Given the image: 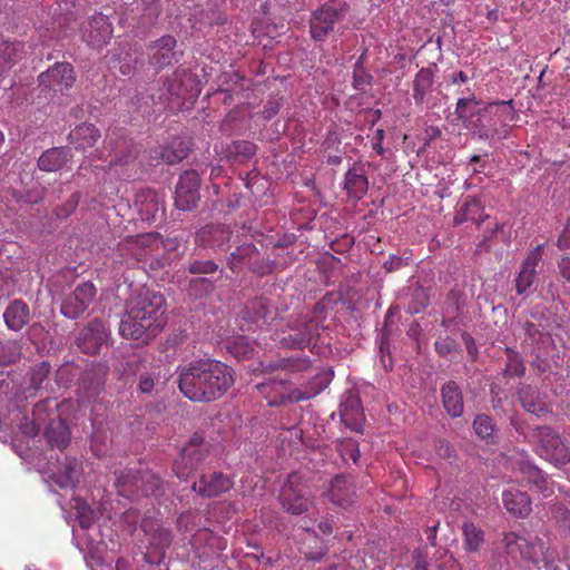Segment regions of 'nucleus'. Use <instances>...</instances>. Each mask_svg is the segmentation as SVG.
<instances>
[{
	"label": "nucleus",
	"instance_id": "obj_44",
	"mask_svg": "<svg viewBox=\"0 0 570 570\" xmlns=\"http://www.w3.org/2000/svg\"><path fill=\"white\" fill-rule=\"evenodd\" d=\"M411 255L405 252L403 256L391 255L389 259L384 263V268L386 272L397 271L410 264Z\"/></svg>",
	"mask_w": 570,
	"mask_h": 570
},
{
	"label": "nucleus",
	"instance_id": "obj_49",
	"mask_svg": "<svg viewBox=\"0 0 570 570\" xmlns=\"http://www.w3.org/2000/svg\"><path fill=\"white\" fill-rule=\"evenodd\" d=\"M234 148L236 154L245 157H250L255 154V146L248 141H236Z\"/></svg>",
	"mask_w": 570,
	"mask_h": 570
},
{
	"label": "nucleus",
	"instance_id": "obj_60",
	"mask_svg": "<svg viewBox=\"0 0 570 570\" xmlns=\"http://www.w3.org/2000/svg\"><path fill=\"white\" fill-rule=\"evenodd\" d=\"M452 83H465L468 81V76L463 71H459L452 75L451 78Z\"/></svg>",
	"mask_w": 570,
	"mask_h": 570
},
{
	"label": "nucleus",
	"instance_id": "obj_59",
	"mask_svg": "<svg viewBox=\"0 0 570 570\" xmlns=\"http://www.w3.org/2000/svg\"><path fill=\"white\" fill-rule=\"evenodd\" d=\"M160 210V206L158 203H156L154 205V209H146V213L144 212V209L141 208L140 212L141 214L145 216L146 219H155L156 218V214Z\"/></svg>",
	"mask_w": 570,
	"mask_h": 570
},
{
	"label": "nucleus",
	"instance_id": "obj_22",
	"mask_svg": "<svg viewBox=\"0 0 570 570\" xmlns=\"http://www.w3.org/2000/svg\"><path fill=\"white\" fill-rule=\"evenodd\" d=\"M541 259V245L532 249L521 265V269L515 278V289L519 295L525 294L532 286L537 266Z\"/></svg>",
	"mask_w": 570,
	"mask_h": 570
},
{
	"label": "nucleus",
	"instance_id": "obj_9",
	"mask_svg": "<svg viewBox=\"0 0 570 570\" xmlns=\"http://www.w3.org/2000/svg\"><path fill=\"white\" fill-rule=\"evenodd\" d=\"M533 439L537 444V453L556 466H562L570 462V452L561 441L558 433L551 428L539 426L533 430Z\"/></svg>",
	"mask_w": 570,
	"mask_h": 570
},
{
	"label": "nucleus",
	"instance_id": "obj_37",
	"mask_svg": "<svg viewBox=\"0 0 570 570\" xmlns=\"http://www.w3.org/2000/svg\"><path fill=\"white\" fill-rule=\"evenodd\" d=\"M71 509L76 511V517L82 529H89L96 520V511L81 498L73 497L70 501Z\"/></svg>",
	"mask_w": 570,
	"mask_h": 570
},
{
	"label": "nucleus",
	"instance_id": "obj_26",
	"mask_svg": "<svg viewBox=\"0 0 570 570\" xmlns=\"http://www.w3.org/2000/svg\"><path fill=\"white\" fill-rule=\"evenodd\" d=\"M71 159L67 147L46 150L38 159V167L43 171H56L63 168Z\"/></svg>",
	"mask_w": 570,
	"mask_h": 570
},
{
	"label": "nucleus",
	"instance_id": "obj_52",
	"mask_svg": "<svg viewBox=\"0 0 570 570\" xmlns=\"http://www.w3.org/2000/svg\"><path fill=\"white\" fill-rule=\"evenodd\" d=\"M13 429L0 421V441L8 442L13 439Z\"/></svg>",
	"mask_w": 570,
	"mask_h": 570
},
{
	"label": "nucleus",
	"instance_id": "obj_53",
	"mask_svg": "<svg viewBox=\"0 0 570 570\" xmlns=\"http://www.w3.org/2000/svg\"><path fill=\"white\" fill-rule=\"evenodd\" d=\"M473 99L470 98H460L456 102L455 114L459 118H464L466 116L465 108Z\"/></svg>",
	"mask_w": 570,
	"mask_h": 570
},
{
	"label": "nucleus",
	"instance_id": "obj_21",
	"mask_svg": "<svg viewBox=\"0 0 570 570\" xmlns=\"http://www.w3.org/2000/svg\"><path fill=\"white\" fill-rule=\"evenodd\" d=\"M233 487L232 480L220 472L203 474L199 481L193 483V490L202 497H216L227 492Z\"/></svg>",
	"mask_w": 570,
	"mask_h": 570
},
{
	"label": "nucleus",
	"instance_id": "obj_23",
	"mask_svg": "<svg viewBox=\"0 0 570 570\" xmlns=\"http://www.w3.org/2000/svg\"><path fill=\"white\" fill-rule=\"evenodd\" d=\"M340 415L342 422L356 432L362 431L364 423V413L361 401L355 393H350L340 404Z\"/></svg>",
	"mask_w": 570,
	"mask_h": 570
},
{
	"label": "nucleus",
	"instance_id": "obj_24",
	"mask_svg": "<svg viewBox=\"0 0 570 570\" xmlns=\"http://www.w3.org/2000/svg\"><path fill=\"white\" fill-rule=\"evenodd\" d=\"M343 189L356 200L362 199L368 189V180L362 165L354 164L345 174Z\"/></svg>",
	"mask_w": 570,
	"mask_h": 570
},
{
	"label": "nucleus",
	"instance_id": "obj_57",
	"mask_svg": "<svg viewBox=\"0 0 570 570\" xmlns=\"http://www.w3.org/2000/svg\"><path fill=\"white\" fill-rule=\"evenodd\" d=\"M279 110V106L277 102H268V105L264 109V117L266 119H271L274 117Z\"/></svg>",
	"mask_w": 570,
	"mask_h": 570
},
{
	"label": "nucleus",
	"instance_id": "obj_31",
	"mask_svg": "<svg viewBox=\"0 0 570 570\" xmlns=\"http://www.w3.org/2000/svg\"><path fill=\"white\" fill-rule=\"evenodd\" d=\"M442 402L445 411L452 417H459L463 413V397L454 382L445 383L441 390Z\"/></svg>",
	"mask_w": 570,
	"mask_h": 570
},
{
	"label": "nucleus",
	"instance_id": "obj_27",
	"mask_svg": "<svg viewBox=\"0 0 570 570\" xmlns=\"http://www.w3.org/2000/svg\"><path fill=\"white\" fill-rule=\"evenodd\" d=\"M505 509L515 517H527L531 511V500L527 493L511 489L502 494Z\"/></svg>",
	"mask_w": 570,
	"mask_h": 570
},
{
	"label": "nucleus",
	"instance_id": "obj_20",
	"mask_svg": "<svg viewBox=\"0 0 570 570\" xmlns=\"http://www.w3.org/2000/svg\"><path fill=\"white\" fill-rule=\"evenodd\" d=\"M112 36V27L108 17L99 13L91 17L88 27L83 30V39L88 45L100 48L106 45Z\"/></svg>",
	"mask_w": 570,
	"mask_h": 570
},
{
	"label": "nucleus",
	"instance_id": "obj_48",
	"mask_svg": "<svg viewBox=\"0 0 570 570\" xmlns=\"http://www.w3.org/2000/svg\"><path fill=\"white\" fill-rule=\"evenodd\" d=\"M354 87L357 90H364L367 85H370V76L363 71L362 69L354 70Z\"/></svg>",
	"mask_w": 570,
	"mask_h": 570
},
{
	"label": "nucleus",
	"instance_id": "obj_43",
	"mask_svg": "<svg viewBox=\"0 0 570 570\" xmlns=\"http://www.w3.org/2000/svg\"><path fill=\"white\" fill-rule=\"evenodd\" d=\"M50 370V364L47 362H42L33 367L30 377L33 390H38L42 385L43 381L48 377Z\"/></svg>",
	"mask_w": 570,
	"mask_h": 570
},
{
	"label": "nucleus",
	"instance_id": "obj_50",
	"mask_svg": "<svg viewBox=\"0 0 570 570\" xmlns=\"http://www.w3.org/2000/svg\"><path fill=\"white\" fill-rule=\"evenodd\" d=\"M185 157H186V151L184 149H179V150H175V151H169V150L166 149L163 153V158L168 164L178 163V161H180Z\"/></svg>",
	"mask_w": 570,
	"mask_h": 570
},
{
	"label": "nucleus",
	"instance_id": "obj_28",
	"mask_svg": "<svg viewBox=\"0 0 570 570\" xmlns=\"http://www.w3.org/2000/svg\"><path fill=\"white\" fill-rule=\"evenodd\" d=\"M229 238L230 232L223 225H207L196 234V243L204 247H222Z\"/></svg>",
	"mask_w": 570,
	"mask_h": 570
},
{
	"label": "nucleus",
	"instance_id": "obj_64",
	"mask_svg": "<svg viewBox=\"0 0 570 570\" xmlns=\"http://www.w3.org/2000/svg\"><path fill=\"white\" fill-rule=\"evenodd\" d=\"M318 528L323 533L332 532V523L328 520L320 522Z\"/></svg>",
	"mask_w": 570,
	"mask_h": 570
},
{
	"label": "nucleus",
	"instance_id": "obj_51",
	"mask_svg": "<svg viewBox=\"0 0 570 570\" xmlns=\"http://www.w3.org/2000/svg\"><path fill=\"white\" fill-rule=\"evenodd\" d=\"M154 380L148 374H141L139 377V390L142 393H150L154 390Z\"/></svg>",
	"mask_w": 570,
	"mask_h": 570
},
{
	"label": "nucleus",
	"instance_id": "obj_54",
	"mask_svg": "<svg viewBox=\"0 0 570 570\" xmlns=\"http://www.w3.org/2000/svg\"><path fill=\"white\" fill-rule=\"evenodd\" d=\"M570 246V225H567L562 234L558 238L559 248H568Z\"/></svg>",
	"mask_w": 570,
	"mask_h": 570
},
{
	"label": "nucleus",
	"instance_id": "obj_11",
	"mask_svg": "<svg viewBox=\"0 0 570 570\" xmlns=\"http://www.w3.org/2000/svg\"><path fill=\"white\" fill-rule=\"evenodd\" d=\"M279 500L284 510L292 514H301L311 505L309 492L303 478L293 473L283 485Z\"/></svg>",
	"mask_w": 570,
	"mask_h": 570
},
{
	"label": "nucleus",
	"instance_id": "obj_6",
	"mask_svg": "<svg viewBox=\"0 0 570 570\" xmlns=\"http://www.w3.org/2000/svg\"><path fill=\"white\" fill-rule=\"evenodd\" d=\"M503 542L510 556L513 558L519 556L522 560L533 566H539L542 561L544 566L548 567L554 559L552 552L549 550L544 551L543 543L538 538L531 540L515 532H509L504 535Z\"/></svg>",
	"mask_w": 570,
	"mask_h": 570
},
{
	"label": "nucleus",
	"instance_id": "obj_3",
	"mask_svg": "<svg viewBox=\"0 0 570 570\" xmlns=\"http://www.w3.org/2000/svg\"><path fill=\"white\" fill-rule=\"evenodd\" d=\"M56 407L57 403L52 400L38 403L32 411V421L20 424L21 432L27 436H35L45 426L48 442L58 449L66 448L70 440V432L67 424L56 413Z\"/></svg>",
	"mask_w": 570,
	"mask_h": 570
},
{
	"label": "nucleus",
	"instance_id": "obj_15",
	"mask_svg": "<svg viewBox=\"0 0 570 570\" xmlns=\"http://www.w3.org/2000/svg\"><path fill=\"white\" fill-rule=\"evenodd\" d=\"M199 177L195 170L185 171L176 187L175 203L180 210H190L199 200Z\"/></svg>",
	"mask_w": 570,
	"mask_h": 570
},
{
	"label": "nucleus",
	"instance_id": "obj_61",
	"mask_svg": "<svg viewBox=\"0 0 570 570\" xmlns=\"http://www.w3.org/2000/svg\"><path fill=\"white\" fill-rule=\"evenodd\" d=\"M345 446L351 451L350 458L353 460V462H356L358 458V450L355 448V444L353 442H346Z\"/></svg>",
	"mask_w": 570,
	"mask_h": 570
},
{
	"label": "nucleus",
	"instance_id": "obj_19",
	"mask_svg": "<svg viewBox=\"0 0 570 570\" xmlns=\"http://www.w3.org/2000/svg\"><path fill=\"white\" fill-rule=\"evenodd\" d=\"M106 340L107 332L104 323L94 321L81 331L77 338V344L86 354L95 355L99 352Z\"/></svg>",
	"mask_w": 570,
	"mask_h": 570
},
{
	"label": "nucleus",
	"instance_id": "obj_4",
	"mask_svg": "<svg viewBox=\"0 0 570 570\" xmlns=\"http://www.w3.org/2000/svg\"><path fill=\"white\" fill-rule=\"evenodd\" d=\"M327 376L318 379V385L312 391L292 389L291 384L283 379H269L256 385L258 393L266 399L267 404L277 406L285 402H301L317 395V392L326 384Z\"/></svg>",
	"mask_w": 570,
	"mask_h": 570
},
{
	"label": "nucleus",
	"instance_id": "obj_39",
	"mask_svg": "<svg viewBox=\"0 0 570 570\" xmlns=\"http://www.w3.org/2000/svg\"><path fill=\"white\" fill-rule=\"evenodd\" d=\"M313 326L312 323L305 324L303 330L295 331V333L284 337L283 341L291 347L304 348L313 341Z\"/></svg>",
	"mask_w": 570,
	"mask_h": 570
},
{
	"label": "nucleus",
	"instance_id": "obj_47",
	"mask_svg": "<svg viewBox=\"0 0 570 570\" xmlns=\"http://www.w3.org/2000/svg\"><path fill=\"white\" fill-rule=\"evenodd\" d=\"M525 335L533 344H539L544 340H548V337L534 324H528L525 326Z\"/></svg>",
	"mask_w": 570,
	"mask_h": 570
},
{
	"label": "nucleus",
	"instance_id": "obj_58",
	"mask_svg": "<svg viewBox=\"0 0 570 570\" xmlns=\"http://www.w3.org/2000/svg\"><path fill=\"white\" fill-rule=\"evenodd\" d=\"M414 558H415V566H414L413 570H430V569H428L426 561L424 560V558L422 557L420 551H415Z\"/></svg>",
	"mask_w": 570,
	"mask_h": 570
},
{
	"label": "nucleus",
	"instance_id": "obj_36",
	"mask_svg": "<svg viewBox=\"0 0 570 570\" xmlns=\"http://www.w3.org/2000/svg\"><path fill=\"white\" fill-rule=\"evenodd\" d=\"M99 136L98 129L89 124H82L76 127L69 135L71 142L79 149L94 146Z\"/></svg>",
	"mask_w": 570,
	"mask_h": 570
},
{
	"label": "nucleus",
	"instance_id": "obj_10",
	"mask_svg": "<svg viewBox=\"0 0 570 570\" xmlns=\"http://www.w3.org/2000/svg\"><path fill=\"white\" fill-rule=\"evenodd\" d=\"M209 444L203 436L195 434L183 448L179 458L174 463V472L179 479L189 478L199 464L206 459Z\"/></svg>",
	"mask_w": 570,
	"mask_h": 570
},
{
	"label": "nucleus",
	"instance_id": "obj_41",
	"mask_svg": "<svg viewBox=\"0 0 570 570\" xmlns=\"http://www.w3.org/2000/svg\"><path fill=\"white\" fill-rule=\"evenodd\" d=\"M473 430L481 438L487 441L493 438V424L489 416L480 414L473 421Z\"/></svg>",
	"mask_w": 570,
	"mask_h": 570
},
{
	"label": "nucleus",
	"instance_id": "obj_30",
	"mask_svg": "<svg viewBox=\"0 0 570 570\" xmlns=\"http://www.w3.org/2000/svg\"><path fill=\"white\" fill-rule=\"evenodd\" d=\"M435 65L422 68L417 71L413 80V98L415 104L422 105L426 97L431 94L434 83Z\"/></svg>",
	"mask_w": 570,
	"mask_h": 570
},
{
	"label": "nucleus",
	"instance_id": "obj_17",
	"mask_svg": "<svg viewBox=\"0 0 570 570\" xmlns=\"http://www.w3.org/2000/svg\"><path fill=\"white\" fill-rule=\"evenodd\" d=\"M39 82L56 92L69 89L75 82L73 68L70 63L58 62L46 72L40 73Z\"/></svg>",
	"mask_w": 570,
	"mask_h": 570
},
{
	"label": "nucleus",
	"instance_id": "obj_12",
	"mask_svg": "<svg viewBox=\"0 0 570 570\" xmlns=\"http://www.w3.org/2000/svg\"><path fill=\"white\" fill-rule=\"evenodd\" d=\"M141 529L148 538L145 560L148 563L157 564L163 560L165 550L171 542V534L161 525L159 520L150 518H146L141 521Z\"/></svg>",
	"mask_w": 570,
	"mask_h": 570
},
{
	"label": "nucleus",
	"instance_id": "obj_42",
	"mask_svg": "<svg viewBox=\"0 0 570 570\" xmlns=\"http://www.w3.org/2000/svg\"><path fill=\"white\" fill-rule=\"evenodd\" d=\"M507 355H508V363L505 366V373L511 376L523 375L525 367H524V364H523L522 360L520 358L519 354L515 351L508 348Z\"/></svg>",
	"mask_w": 570,
	"mask_h": 570
},
{
	"label": "nucleus",
	"instance_id": "obj_62",
	"mask_svg": "<svg viewBox=\"0 0 570 570\" xmlns=\"http://www.w3.org/2000/svg\"><path fill=\"white\" fill-rule=\"evenodd\" d=\"M191 285L195 286V287L198 286V285H202L206 289H209L212 287V283L206 277H199V278L194 279Z\"/></svg>",
	"mask_w": 570,
	"mask_h": 570
},
{
	"label": "nucleus",
	"instance_id": "obj_14",
	"mask_svg": "<svg viewBox=\"0 0 570 570\" xmlns=\"http://www.w3.org/2000/svg\"><path fill=\"white\" fill-rule=\"evenodd\" d=\"M96 287L90 282L79 284L61 304V313L68 318H77L92 303L96 296Z\"/></svg>",
	"mask_w": 570,
	"mask_h": 570
},
{
	"label": "nucleus",
	"instance_id": "obj_2",
	"mask_svg": "<svg viewBox=\"0 0 570 570\" xmlns=\"http://www.w3.org/2000/svg\"><path fill=\"white\" fill-rule=\"evenodd\" d=\"M165 299L160 294L141 288L127 303L119 333L127 340L144 343L153 338L165 325Z\"/></svg>",
	"mask_w": 570,
	"mask_h": 570
},
{
	"label": "nucleus",
	"instance_id": "obj_25",
	"mask_svg": "<svg viewBox=\"0 0 570 570\" xmlns=\"http://www.w3.org/2000/svg\"><path fill=\"white\" fill-rule=\"evenodd\" d=\"M176 40L171 36H164L150 47V61L163 68L178 61V52L175 51Z\"/></svg>",
	"mask_w": 570,
	"mask_h": 570
},
{
	"label": "nucleus",
	"instance_id": "obj_46",
	"mask_svg": "<svg viewBox=\"0 0 570 570\" xmlns=\"http://www.w3.org/2000/svg\"><path fill=\"white\" fill-rule=\"evenodd\" d=\"M434 346H435L436 353L440 356H446L454 350L455 343L453 340L448 337V338L436 341Z\"/></svg>",
	"mask_w": 570,
	"mask_h": 570
},
{
	"label": "nucleus",
	"instance_id": "obj_13",
	"mask_svg": "<svg viewBox=\"0 0 570 570\" xmlns=\"http://www.w3.org/2000/svg\"><path fill=\"white\" fill-rule=\"evenodd\" d=\"M118 493L125 498L156 494L160 487V480L155 474L147 472L140 476L136 474H121L117 478Z\"/></svg>",
	"mask_w": 570,
	"mask_h": 570
},
{
	"label": "nucleus",
	"instance_id": "obj_55",
	"mask_svg": "<svg viewBox=\"0 0 570 570\" xmlns=\"http://www.w3.org/2000/svg\"><path fill=\"white\" fill-rule=\"evenodd\" d=\"M383 139H384V130L383 129H377L376 132H375V141L373 142V149L379 155H383V153H384V149H383V146H382Z\"/></svg>",
	"mask_w": 570,
	"mask_h": 570
},
{
	"label": "nucleus",
	"instance_id": "obj_45",
	"mask_svg": "<svg viewBox=\"0 0 570 570\" xmlns=\"http://www.w3.org/2000/svg\"><path fill=\"white\" fill-rule=\"evenodd\" d=\"M218 266L212 262H195L190 265L189 271L191 274H212L217 271Z\"/></svg>",
	"mask_w": 570,
	"mask_h": 570
},
{
	"label": "nucleus",
	"instance_id": "obj_63",
	"mask_svg": "<svg viewBox=\"0 0 570 570\" xmlns=\"http://www.w3.org/2000/svg\"><path fill=\"white\" fill-rule=\"evenodd\" d=\"M98 441H99V435L97 433H95L92 435L91 449L96 455L101 456L102 453H101L100 449L98 448Z\"/></svg>",
	"mask_w": 570,
	"mask_h": 570
},
{
	"label": "nucleus",
	"instance_id": "obj_7",
	"mask_svg": "<svg viewBox=\"0 0 570 570\" xmlns=\"http://www.w3.org/2000/svg\"><path fill=\"white\" fill-rule=\"evenodd\" d=\"M513 472L517 473L515 481L525 483L540 492L543 498L554 493V483L550 481L542 471L533 465L524 452H518L507 461Z\"/></svg>",
	"mask_w": 570,
	"mask_h": 570
},
{
	"label": "nucleus",
	"instance_id": "obj_5",
	"mask_svg": "<svg viewBox=\"0 0 570 570\" xmlns=\"http://www.w3.org/2000/svg\"><path fill=\"white\" fill-rule=\"evenodd\" d=\"M164 247L166 249H174L176 247V239H167L166 242L156 233H148L137 236H131L117 246V253L121 261L128 262L130 258L136 261H145L148 256H153L156 252Z\"/></svg>",
	"mask_w": 570,
	"mask_h": 570
},
{
	"label": "nucleus",
	"instance_id": "obj_34",
	"mask_svg": "<svg viewBox=\"0 0 570 570\" xmlns=\"http://www.w3.org/2000/svg\"><path fill=\"white\" fill-rule=\"evenodd\" d=\"M519 395L521 404L527 412L538 417L548 413L546 403L539 397V393L534 389L530 386L522 387Z\"/></svg>",
	"mask_w": 570,
	"mask_h": 570
},
{
	"label": "nucleus",
	"instance_id": "obj_33",
	"mask_svg": "<svg viewBox=\"0 0 570 570\" xmlns=\"http://www.w3.org/2000/svg\"><path fill=\"white\" fill-rule=\"evenodd\" d=\"M24 45L21 42L3 41L0 43V76L9 70L24 55Z\"/></svg>",
	"mask_w": 570,
	"mask_h": 570
},
{
	"label": "nucleus",
	"instance_id": "obj_38",
	"mask_svg": "<svg viewBox=\"0 0 570 570\" xmlns=\"http://www.w3.org/2000/svg\"><path fill=\"white\" fill-rule=\"evenodd\" d=\"M485 111L493 116L497 119V122L503 126H507L508 122L513 119V107L511 106V101L492 102L485 108Z\"/></svg>",
	"mask_w": 570,
	"mask_h": 570
},
{
	"label": "nucleus",
	"instance_id": "obj_1",
	"mask_svg": "<svg viewBox=\"0 0 570 570\" xmlns=\"http://www.w3.org/2000/svg\"><path fill=\"white\" fill-rule=\"evenodd\" d=\"M234 382L232 367L217 360L200 358L180 367L178 387L193 402H213L220 399Z\"/></svg>",
	"mask_w": 570,
	"mask_h": 570
},
{
	"label": "nucleus",
	"instance_id": "obj_8",
	"mask_svg": "<svg viewBox=\"0 0 570 570\" xmlns=\"http://www.w3.org/2000/svg\"><path fill=\"white\" fill-rule=\"evenodd\" d=\"M345 7L336 3H324L312 12L309 33L315 41H324L332 32L340 30L345 18Z\"/></svg>",
	"mask_w": 570,
	"mask_h": 570
},
{
	"label": "nucleus",
	"instance_id": "obj_18",
	"mask_svg": "<svg viewBox=\"0 0 570 570\" xmlns=\"http://www.w3.org/2000/svg\"><path fill=\"white\" fill-rule=\"evenodd\" d=\"M284 368L291 373L307 372L309 381L304 386L303 391H312L318 385V379L326 375V384L317 392V395L330 384L332 381L331 371H320L311 365V362L306 357H289L284 361ZM302 391V389H299Z\"/></svg>",
	"mask_w": 570,
	"mask_h": 570
},
{
	"label": "nucleus",
	"instance_id": "obj_16",
	"mask_svg": "<svg viewBox=\"0 0 570 570\" xmlns=\"http://www.w3.org/2000/svg\"><path fill=\"white\" fill-rule=\"evenodd\" d=\"M80 474V463L68 456L48 468L49 478L62 489H72L79 482Z\"/></svg>",
	"mask_w": 570,
	"mask_h": 570
},
{
	"label": "nucleus",
	"instance_id": "obj_29",
	"mask_svg": "<svg viewBox=\"0 0 570 570\" xmlns=\"http://www.w3.org/2000/svg\"><path fill=\"white\" fill-rule=\"evenodd\" d=\"M28 305L22 301H13L6 308L3 318L9 330L18 332L29 322Z\"/></svg>",
	"mask_w": 570,
	"mask_h": 570
},
{
	"label": "nucleus",
	"instance_id": "obj_56",
	"mask_svg": "<svg viewBox=\"0 0 570 570\" xmlns=\"http://www.w3.org/2000/svg\"><path fill=\"white\" fill-rule=\"evenodd\" d=\"M559 269H560L561 275L564 278H567L568 281H570V258L569 257L561 258V261L559 262Z\"/></svg>",
	"mask_w": 570,
	"mask_h": 570
},
{
	"label": "nucleus",
	"instance_id": "obj_35",
	"mask_svg": "<svg viewBox=\"0 0 570 570\" xmlns=\"http://www.w3.org/2000/svg\"><path fill=\"white\" fill-rule=\"evenodd\" d=\"M484 206L480 199L472 198L464 203L454 217L455 224L471 220L478 225L484 219Z\"/></svg>",
	"mask_w": 570,
	"mask_h": 570
},
{
	"label": "nucleus",
	"instance_id": "obj_40",
	"mask_svg": "<svg viewBox=\"0 0 570 570\" xmlns=\"http://www.w3.org/2000/svg\"><path fill=\"white\" fill-rule=\"evenodd\" d=\"M463 534L469 551H476L483 542V531L473 523H464Z\"/></svg>",
	"mask_w": 570,
	"mask_h": 570
},
{
	"label": "nucleus",
	"instance_id": "obj_32",
	"mask_svg": "<svg viewBox=\"0 0 570 570\" xmlns=\"http://www.w3.org/2000/svg\"><path fill=\"white\" fill-rule=\"evenodd\" d=\"M328 499L336 505H346L353 501L354 491L345 476L337 475L331 482Z\"/></svg>",
	"mask_w": 570,
	"mask_h": 570
}]
</instances>
